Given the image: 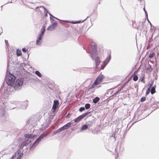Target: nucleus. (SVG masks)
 <instances>
[{
	"label": "nucleus",
	"instance_id": "f257e3e1",
	"mask_svg": "<svg viewBox=\"0 0 159 159\" xmlns=\"http://www.w3.org/2000/svg\"><path fill=\"white\" fill-rule=\"evenodd\" d=\"M88 51L91 57L94 60L97 67L99 65L100 61L99 57L98 56L97 44L94 42L91 43Z\"/></svg>",
	"mask_w": 159,
	"mask_h": 159
},
{
	"label": "nucleus",
	"instance_id": "f03ea898",
	"mask_svg": "<svg viewBox=\"0 0 159 159\" xmlns=\"http://www.w3.org/2000/svg\"><path fill=\"white\" fill-rule=\"evenodd\" d=\"M16 79L15 76L11 74L10 72H8L7 71L6 77V81L7 85L12 86L14 84Z\"/></svg>",
	"mask_w": 159,
	"mask_h": 159
},
{
	"label": "nucleus",
	"instance_id": "7ed1b4c3",
	"mask_svg": "<svg viewBox=\"0 0 159 159\" xmlns=\"http://www.w3.org/2000/svg\"><path fill=\"white\" fill-rule=\"evenodd\" d=\"M45 28L46 27L44 25H43L42 26L41 32L37 36L36 43L38 45H40L42 43L43 35L45 31Z\"/></svg>",
	"mask_w": 159,
	"mask_h": 159
},
{
	"label": "nucleus",
	"instance_id": "20e7f679",
	"mask_svg": "<svg viewBox=\"0 0 159 159\" xmlns=\"http://www.w3.org/2000/svg\"><path fill=\"white\" fill-rule=\"evenodd\" d=\"M48 134L47 132L45 131L43 132L39 138L34 143L33 145L30 148V150H33L34 149V147L36 146Z\"/></svg>",
	"mask_w": 159,
	"mask_h": 159
},
{
	"label": "nucleus",
	"instance_id": "39448f33",
	"mask_svg": "<svg viewBox=\"0 0 159 159\" xmlns=\"http://www.w3.org/2000/svg\"><path fill=\"white\" fill-rule=\"evenodd\" d=\"M23 83V80L22 79H18L14 82L13 87L15 90H19L22 88Z\"/></svg>",
	"mask_w": 159,
	"mask_h": 159
},
{
	"label": "nucleus",
	"instance_id": "423d86ee",
	"mask_svg": "<svg viewBox=\"0 0 159 159\" xmlns=\"http://www.w3.org/2000/svg\"><path fill=\"white\" fill-rule=\"evenodd\" d=\"M6 103H3V106H2L0 109V116L2 120H4L7 117L8 115L6 113L5 108H6Z\"/></svg>",
	"mask_w": 159,
	"mask_h": 159
},
{
	"label": "nucleus",
	"instance_id": "0eeeda50",
	"mask_svg": "<svg viewBox=\"0 0 159 159\" xmlns=\"http://www.w3.org/2000/svg\"><path fill=\"white\" fill-rule=\"evenodd\" d=\"M104 78V76L102 75H100L96 79V80L94 82L93 84L91 87L90 89L94 88V85H97L100 84L102 80Z\"/></svg>",
	"mask_w": 159,
	"mask_h": 159
},
{
	"label": "nucleus",
	"instance_id": "6e6552de",
	"mask_svg": "<svg viewBox=\"0 0 159 159\" xmlns=\"http://www.w3.org/2000/svg\"><path fill=\"white\" fill-rule=\"evenodd\" d=\"M57 23L56 21L53 22L52 24L50 25L47 28V30L49 31H52L54 30L55 28L57 27Z\"/></svg>",
	"mask_w": 159,
	"mask_h": 159
},
{
	"label": "nucleus",
	"instance_id": "1a4fd4ad",
	"mask_svg": "<svg viewBox=\"0 0 159 159\" xmlns=\"http://www.w3.org/2000/svg\"><path fill=\"white\" fill-rule=\"evenodd\" d=\"M59 105V102L57 100H54V103L52 106V109L55 110L57 108Z\"/></svg>",
	"mask_w": 159,
	"mask_h": 159
},
{
	"label": "nucleus",
	"instance_id": "9d476101",
	"mask_svg": "<svg viewBox=\"0 0 159 159\" xmlns=\"http://www.w3.org/2000/svg\"><path fill=\"white\" fill-rule=\"evenodd\" d=\"M25 137L26 138H28L30 140H31L30 139H33L34 137L36 136L35 135H33L32 134H27L24 135Z\"/></svg>",
	"mask_w": 159,
	"mask_h": 159
},
{
	"label": "nucleus",
	"instance_id": "9b49d317",
	"mask_svg": "<svg viewBox=\"0 0 159 159\" xmlns=\"http://www.w3.org/2000/svg\"><path fill=\"white\" fill-rule=\"evenodd\" d=\"M31 141V140H30L29 139H27L23 142L22 144L23 145V146H24V147H26L28 144L30 143Z\"/></svg>",
	"mask_w": 159,
	"mask_h": 159
},
{
	"label": "nucleus",
	"instance_id": "f8f14e48",
	"mask_svg": "<svg viewBox=\"0 0 159 159\" xmlns=\"http://www.w3.org/2000/svg\"><path fill=\"white\" fill-rule=\"evenodd\" d=\"M89 125V124L85 125L82 126L81 129L80 130L81 131H82L86 129L88 127V126Z\"/></svg>",
	"mask_w": 159,
	"mask_h": 159
},
{
	"label": "nucleus",
	"instance_id": "ddd939ff",
	"mask_svg": "<svg viewBox=\"0 0 159 159\" xmlns=\"http://www.w3.org/2000/svg\"><path fill=\"white\" fill-rule=\"evenodd\" d=\"M83 118L81 115L79 116L74 120L75 122H78L80 121Z\"/></svg>",
	"mask_w": 159,
	"mask_h": 159
},
{
	"label": "nucleus",
	"instance_id": "4468645a",
	"mask_svg": "<svg viewBox=\"0 0 159 159\" xmlns=\"http://www.w3.org/2000/svg\"><path fill=\"white\" fill-rule=\"evenodd\" d=\"M99 98L98 97H96L93 99V102L94 103H96L99 100Z\"/></svg>",
	"mask_w": 159,
	"mask_h": 159
},
{
	"label": "nucleus",
	"instance_id": "2eb2a0df",
	"mask_svg": "<svg viewBox=\"0 0 159 159\" xmlns=\"http://www.w3.org/2000/svg\"><path fill=\"white\" fill-rule=\"evenodd\" d=\"M107 64L105 62V61H104L102 64L101 66V68L102 70H103L104 69L105 66H106Z\"/></svg>",
	"mask_w": 159,
	"mask_h": 159
},
{
	"label": "nucleus",
	"instance_id": "dca6fc26",
	"mask_svg": "<svg viewBox=\"0 0 159 159\" xmlns=\"http://www.w3.org/2000/svg\"><path fill=\"white\" fill-rule=\"evenodd\" d=\"M16 54L18 56H20L21 55V51L19 49L16 50Z\"/></svg>",
	"mask_w": 159,
	"mask_h": 159
},
{
	"label": "nucleus",
	"instance_id": "f3484780",
	"mask_svg": "<svg viewBox=\"0 0 159 159\" xmlns=\"http://www.w3.org/2000/svg\"><path fill=\"white\" fill-rule=\"evenodd\" d=\"M35 73L39 77H41L42 76V75L41 73L38 70L35 71Z\"/></svg>",
	"mask_w": 159,
	"mask_h": 159
},
{
	"label": "nucleus",
	"instance_id": "a211bd4d",
	"mask_svg": "<svg viewBox=\"0 0 159 159\" xmlns=\"http://www.w3.org/2000/svg\"><path fill=\"white\" fill-rule=\"evenodd\" d=\"M90 112H87L82 114V115H81V116H82V117L83 118L84 117L86 116L87 115L89 114L90 113Z\"/></svg>",
	"mask_w": 159,
	"mask_h": 159
},
{
	"label": "nucleus",
	"instance_id": "6ab92c4d",
	"mask_svg": "<svg viewBox=\"0 0 159 159\" xmlns=\"http://www.w3.org/2000/svg\"><path fill=\"white\" fill-rule=\"evenodd\" d=\"M90 107V105L89 103H86L85 105V107L86 109H89Z\"/></svg>",
	"mask_w": 159,
	"mask_h": 159
},
{
	"label": "nucleus",
	"instance_id": "aec40b11",
	"mask_svg": "<svg viewBox=\"0 0 159 159\" xmlns=\"http://www.w3.org/2000/svg\"><path fill=\"white\" fill-rule=\"evenodd\" d=\"M155 92V89L154 87H153L151 88V93L152 94L154 93Z\"/></svg>",
	"mask_w": 159,
	"mask_h": 159
},
{
	"label": "nucleus",
	"instance_id": "412c9836",
	"mask_svg": "<svg viewBox=\"0 0 159 159\" xmlns=\"http://www.w3.org/2000/svg\"><path fill=\"white\" fill-rule=\"evenodd\" d=\"M111 56L110 55L109 57H107L106 60L105 62L107 64L111 59Z\"/></svg>",
	"mask_w": 159,
	"mask_h": 159
},
{
	"label": "nucleus",
	"instance_id": "4be33fe9",
	"mask_svg": "<svg viewBox=\"0 0 159 159\" xmlns=\"http://www.w3.org/2000/svg\"><path fill=\"white\" fill-rule=\"evenodd\" d=\"M64 130H65V129L64 126H63L62 127L59 129H58V132H60Z\"/></svg>",
	"mask_w": 159,
	"mask_h": 159
},
{
	"label": "nucleus",
	"instance_id": "5701e85b",
	"mask_svg": "<svg viewBox=\"0 0 159 159\" xmlns=\"http://www.w3.org/2000/svg\"><path fill=\"white\" fill-rule=\"evenodd\" d=\"M64 22H69L73 24H77V22L76 21H68L67 20L66 21H64Z\"/></svg>",
	"mask_w": 159,
	"mask_h": 159
},
{
	"label": "nucleus",
	"instance_id": "b1692460",
	"mask_svg": "<svg viewBox=\"0 0 159 159\" xmlns=\"http://www.w3.org/2000/svg\"><path fill=\"white\" fill-rule=\"evenodd\" d=\"M133 80L134 81H137L138 80V76L136 75H134L133 78Z\"/></svg>",
	"mask_w": 159,
	"mask_h": 159
},
{
	"label": "nucleus",
	"instance_id": "393cba45",
	"mask_svg": "<svg viewBox=\"0 0 159 159\" xmlns=\"http://www.w3.org/2000/svg\"><path fill=\"white\" fill-rule=\"evenodd\" d=\"M40 7H43V8L45 10V11H44V12L45 13H46H46L45 14V16H47V13L48 12V11L46 9V8H45L43 6H40Z\"/></svg>",
	"mask_w": 159,
	"mask_h": 159
},
{
	"label": "nucleus",
	"instance_id": "a878e982",
	"mask_svg": "<svg viewBox=\"0 0 159 159\" xmlns=\"http://www.w3.org/2000/svg\"><path fill=\"white\" fill-rule=\"evenodd\" d=\"M146 100V98L145 97H143L140 99V102H144Z\"/></svg>",
	"mask_w": 159,
	"mask_h": 159
},
{
	"label": "nucleus",
	"instance_id": "bb28decb",
	"mask_svg": "<svg viewBox=\"0 0 159 159\" xmlns=\"http://www.w3.org/2000/svg\"><path fill=\"white\" fill-rule=\"evenodd\" d=\"M85 108L84 107H80L79 109V110L80 112H82V111H84L85 110Z\"/></svg>",
	"mask_w": 159,
	"mask_h": 159
},
{
	"label": "nucleus",
	"instance_id": "cd10ccee",
	"mask_svg": "<svg viewBox=\"0 0 159 159\" xmlns=\"http://www.w3.org/2000/svg\"><path fill=\"white\" fill-rule=\"evenodd\" d=\"M144 76L141 77L140 79L139 80H140L142 82H143V83H145V81H144Z\"/></svg>",
	"mask_w": 159,
	"mask_h": 159
},
{
	"label": "nucleus",
	"instance_id": "c85d7f7f",
	"mask_svg": "<svg viewBox=\"0 0 159 159\" xmlns=\"http://www.w3.org/2000/svg\"><path fill=\"white\" fill-rule=\"evenodd\" d=\"M155 53H152L150 54L149 55V58H152L153 57Z\"/></svg>",
	"mask_w": 159,
	"mask_h": 159
},
{
	"label": "nucleus",
	"instance_id": "c756f323",
	"mask_svg": "<svg viewBox=\"0 0 159 159\" xmlns=\"http://www.w3.org/2000/svg\"><path fill=\"white\" fill-rule=\"evenodd\" d=\"M143 10L145 12V15H146V17H147V18L148 19V14L147 11L145 9V7L143 8Z\"/></svg>",
	"mask_w": 159,
	"mask_h": 159
},
{
	"label": "nucleus",
	"instance_id": "7c9ffc66",
	"mask_svg": "<svg viewBox=\"0 0 159 159\" xmlns=\"http://www.w3.org/2000/svg\"><path fill=\"white\" fill-rule=\"evenodd\" d=\"M89 124V125L88 126V127H90L91 126H92L93 124V122L92 121H89L88 124Z\"/></svg>",
	"mask_w": 159,
	"mask_h": 159
},
{
	"label": "nucleus",
	"instance_id": "2f4dec72",
	"mask_svg": "<svg viewBox=\"0 0 159 159\" xmlns=\"http://www.w3.org/2000/svg\"><path fill=\"white\" fill-rule=\"evenodd\" d=\"M23 155V153L20 154V155L18 156V157L16 159H20L21 157Z\"/></svg>",
	"mask_w": 159,
	"mask_h": 159
},
{
	"label": "nucleus",
	"instance_id": "473e14b6",
	"mask_svg": "<svg viewBox=\"0 0 159 159\" xmlns=\"http://www.w3.org/2000/svg\"><path fill=\"white\" fill-rule=\"evenodd\" d=\"M65 125L67 127L69 128V127L70 126V123H68L66 124Z\"/></svg>",
	"mask_w": 159,
	"mask_h": 159
},
{
	"label": "nucleus",
	"instance_id": "72a5a7b5",
	"mask_svg": "<svg viewBox=\"0 0 159 159\" xmlns=\"http://www.w3.org/2000/svg\"><path fill=\"white\" fill-rule=\"evenodd\" d=\"M24 146H23V145L21 144L19 147V149L20 150L24 148Z\"/></svg>",
	"mask_w": 159,
	"mask_h": 159
},
{
	"label": "nucleus",
	"instance_id": "f704fd0d",
	"mask_svg": "<svg viewBox=\"0 0 159 159\" xmlns=\"http://www.w3.org/2000/svg\"><path fill=\"white\" fill-rule=\"evenodd\" d=\"M50 19L52 23L54 22L53 21H54V19L53 18H52L51 17H50Z\"/></svg>",
	"mask_w": 159,
	"mask_h": 159
},
{
	"label": "nucleus",
	"instance_id": "c9c22d12",
	"mask_svg": "<svg viewBox=\"0 0 159 159\" xmlns=\"http://www.w3.org/2000/svg\"><path fill=\"white\" fill-rule=\"evenodd\" d=\"M49 13V15H50V17H53V18H56V19H57V20H60L59 19H57V18H56L55 17L53 16H52V14H51L50 13Z\"/></svg>",
	"mask_w": 159,
	"mask_h": 159
},
{
	"label": "nucleus",
	"instance_id": "e433bc0d",
	"mask_svg": "<svg viewBox=\"0 0 159 159\" xmlns=\"http://www.w3.org/2000/svg\"><path fill=\"white\" fill-rule=\"evenodd\" d=\"M150 92V90L148 89L146 91V96Z\"/></svg>",
	"mask_w": 159,
	"mask_h": 159
},
{
	"label": "nucleus",
	"instance_id": "4c0bfd02",
	"mask_svg": "<svg viewBox=\"0 0 159 159\" xmlns=\"http://www.w3.org/2000/svg\"><path fill=\"white\" fill-rule=\"evenodd\" d=\"M22 50L24 52H27V50H26L25 48H23Z\"/></svg>",
	"mask_w": 159,
	"mask_h": 159
},
{
	"label": "nucleus",
	"instance_id": "58836bf2",
	"mask_svg": "<svg viewBox=\"0 0 159 159\" xmlns=\"http://www.w3.org/2000/svg\"><path fill=\"white\" fill-rule=\"evenodd\" d=\"M16 157V154L14 155H13L11 157V159H14Z\"/></svg>",
	"mask_w": 159,
	"mask_h": 159
},
{
	"label": "nucleus",
	"instance_id": "ea45409f",
	"mask_svg": "<svg viewBox=\"0 0 159 159\" xmlns=\"http://www.w3.org/2000/svg\"><path fill=\"white\" fill-rule=\"evenodd\" d=\"M152 84H149V88H148V89L150 90V89L152 87Z\"/></svg>",
	"mask_w": 159,
	"mask_h": 159
},
{
	"label": "nucleus",
	"instance_id": "a19ab883",
	"mask_svg": "<svg viewBox=\"0 0 159 159\" xmlns=\"http://www.w3.org/2000/svg\"><path fill=\"white\" fill-rule=\"evenodd\" d=\"M119 93V91H117L114 94V95H116Z\"/></svg>",
	"mask_w": 159,
	"mask_h": 159
},
{
	"label": "nucleus",
	"instance_id": "79ce46f5",
	"mask_svg": "<svg viewBox=\"0 0 159 159\" xmlns=\"http://www.w3.org/2000/svg\"><path fill=\"white\" fill-rule=\"evenodd\" d=\"M27 102L26 101V102H25L24 103H23V104L25 103V108H23V109L26 108V107L27 106Z\"/></svg>",
	"mask_w": 159,
	"mask_h": 159
},
{
	"label": "nucleus",
	"instance_id": "37998d69",
	"mask_svg": "<svg viewBox=\"0 0 159 159\" xmlns=\"http://www.w3.org/2000/svg\"><path fill=\"white\" fill-rule=\"evenodd\" d=\"M70 114L69 113L66 116V118H69L70 116Z\"/></svg>",
	"mask_w": 159,
	"mask_h": 159
},
{
	"label": "nucleus",
	"instance_id": "c03bdc74",
	"mask_svg": "<svg viewBox=\"0 0 159 159\" xmlns=\"http://www.w3.org/2000/svg\"><path fill=\"white\" fill-rule=\"evenodd\" d=\"M57 131H58V129L57 130L55 131L53 133L54 134H57V133L60 132H58V131L57 132Z\"/></svg>",
	"mask_w": 159,
	"mask_h": 159
},
{
	"label": "nucleus",
	"instance_id": "a18cd8bd",
	"mask_svg": "<svg viewBox=\"0 0 159 159\" xmlns=\"http://www.w3.org/2000/svg\"><path fill=\"white\" fill-rule=\"evenodd\" d=\"M65 129H68V128L67 127L66 125H65L64 126H63Z\"/></svg>",
	"mask_w": 159,
	"mask_h": 159
},
{
	"label": "nucleus",
	"instance_id": "49530a36",
	"mask_svg": "<svg viewBox=\"0 0 159 159\" xmlns=\"http://www.w3.org/2000/svg\"><path fill=\"white\" fill-rule=\"evenodd\" d=\"M73 120H72L70 122H69V123H70V125L73 123H74Z\"/></svg>",
	"mask_w": 159,
	"mask_h": 159
},
{
	"label": "nucleus",
	"instance_id": "de8ad7c7",
	"mask_svg": "<svg viewBox=\"0 0 159 159\" xmlns=\"http://www.w3.org/2000/svg\"><path fill=\"white\" fill-rule=\"evenodd\" d=\"M73 120H72L70 122H69V123H70V125L73 123H74Z\"/></svg>",
	"mask_w": 159,
	"mask_h": 159
},
{
	"label": "nucleus",
	"instance_id": "09e8293b",
	"mask_svg": "<svg viewBox=\"0 0 159 159\" xmlns=\"http://www.w3.org/2000/svg\"><path fill=\"white\" fill-rule=\"evenodd\" d=\"M5 43L7 45H8V41L7 40H5Z\"/></svg>",
	"mask_w": 159,
	"mask_h": 159
},
{
	"label": "nucleus",
	"instance_id": "8fccbe9b",
	"mask_svg": "<svg viewBox=\"0 0 159 159\" xmlns=\"http://www.w3.org/2000/svg\"><path fill=\"white\" fill-rule=\"evenodd\" d=\"M124 86H123L118 91H119V92L123 88Z\"/></svg>",
	"mask_w": 159,
	"mask_h": 159
},
{
	"label": "nucleus",
	"instance_id": "3c124183",
	"mask_svg": "<svg viewBox=\"0 0 159 159\" xmlns=\"http://www.w3.org/2000/svg\"><path fill=\"white\" fill-rule=\"evenodd\" d=\"M157 55H159V49L158 48H157Z\"/></svg>",
	"mask_w": 159,
	"mask_h": 159
},
{
	"label": "nucleus",
	"instance_id": "603ef678",
	"mask_svg": "<svg viewBox=\"0 0 159 159\" xmlns=\"http://www.w3.org/2000/svg\"><path fill=\"white\" fill-rule=\"evenodd\" d=\"M151 69V66L150 65H149V67H148V68L147 70H149Z\"/></svg>",
	"mask_w": 159,
	"mask_h": 159
},
{
	"label": "nucleus",
	"instance_id": "864d4df0",
	"mask_svg": "<svg viewBox=\"0 0 159 159\" xmlns=\"http://www.w3.org/2000/svg\"><path fill=\"white\" fill-rule=\"evenodd\" d=\"M147 20H148V22H149V23L150 24V25H151V26L152 25V24L150 22V21H149V20H148V18L147 19Z\"/></svg>",
	"mask_w": 159,
	"mask_h": 159
},
{
	"label": "nucleus",
	"instance_id": "5fc2aeb1",
	"mask_svg": "<svg viewBox=\"0 0 159 159\" xmlns=\"http://www.w3.org/2000/svg\"><path fill=\"white\" fill-rule=\"evenodd\" d=\"M77 21V23H80V22H82L81 21Z\"/></svg>",
	"mask_w": 159,
	"mask_h": 159
},
{
	"label": "nucleus",
	"instance_id": "6e6d98bb",
	"mask_svg": "<svg viewBox=\"0 0 159 159\" xmlns=\"http://www.w3.org/2000/svg\"><path fill=\"white\" fill-rule=\"evenodd\" d=\"M88 17H87V18L85 19V20H84L82 22H83L84 21H85V20H86L87 18Z\"/></svg>",
	"mask_w": 159,
	"mask_h": 159
},
{
	"label": "nucleus",
	"instance_id": "4d7b16f0",
	"mask_svg": "<svg viewBox=\"0 0 159 159\" xmlns=\"http://www.w3.org/2000/svg\"><path fill=\"white\" fill-rule=\"evenodd\" d=\"M8 67H9V65H8V64L7 66V69H8Z\"/></svg>",
	"mask_w": 159,
	"mask_h": 159
},
{
	"label": "nucleus",
	"instance_id": "13d9d810",
	"mask_svg": "<svg viewBox=\"0 0 159 159\" xmlns=\"http://www.w3.org/2000/svg\"><path fill=\"white\" fill-rule=\"evenodd\" d=\"M38 7H37L36 8H37Z\"/></svg>",
	"mask_w": 159,
	"mask_h": 159
},
{
	"label": "nucleus",
	"instance_id": "bf43d9fd",
	"mask_svg": "<svg viewBox=\"0 0 159 159\" xmlns=\"http://www.w3.org/2000/svg\"><path fill=\"white\" fill-rule=\"evenodd\" d=\"M116 158H117V157H116Z\"/></svg>",
	"mask_w": 159,
	"mask_h": 159
},
{
	"label": "nucleus",
	"instance_id": "052dcab7",
	"mask_svg": "<svg viewBox=\"0 0 159 159\" xmlns=\"http://www.w3.org/2000/svg\"><path fill=\"white\" fill-rule=\"evenodd\" d=\"M14 108H12V109H13Z\"/></svg>",
	"mask_w": 159,
	"mask_h": 159
}]
</instances>
